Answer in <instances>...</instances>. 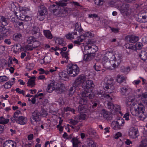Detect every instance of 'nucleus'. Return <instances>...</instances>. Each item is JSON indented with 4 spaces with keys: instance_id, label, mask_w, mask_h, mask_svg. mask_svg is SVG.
Listing matches in <instances>:
<instances>
[{
    "instance_id": "obj_59",
    "label": "nucleus",
    "mask_w": 147,
    "mask_h": 147,
    "mask_svg": "<svg viewBox=\"0 0 147 147\" xmlns=\"http://www.w3.org/2000/svg\"><path fill=\"white\" fill-rule=\"evenodd\" d=\"M93 141L91 139L88 138L87 141L86 142V144L88 147L93 143Z\"/></svg>"
},
{
    "instance_id": "obj_58",
    "label": "nucleus",
    "mask_w": 147,
    "mask_h": 147,
    "mask_svg": "<svg viewBox=\"0 0 147 147\" xmlns=\"http://www.w3.org/2000/svg\"><path fill=\"white\" fill-rule=\"evenodd\" d=\"M78 40H75L74 41V43L80 45V42H82L84 39L83 38H78Z\"/></svg>"
},
{
    "instance_id": "obj_50",
    "label": "nucleus",
    "mask_w": 147,
    "mask_h": 147,
    "mask_svg": "<svg viewBox=\"0 0 147 147\" xmlns=\"http://www.w3.org/2000/svg\"><path fill=\"white\" fill-rule=\"evenodd\" d=\"M105 0H95V4L97 5H103Z\"/></svg>"
},
{
    "instance_id": "obj_9",
    "label": "nucleus",
    "mask_w": 147,
    "mask_h": 147,
    "mask_svg": "<svg viewBox=\"0 0 147 147\" xmlns=\"http://www.w3.org/2000/svg\"><path fill=\"white\" fill-rule=\"evenodd\" d=\"M40 113L37 110L34 111L32 113V115L30 119L32 123L34 124V122H37L39 120Z\"/></svg>"
},
{
    "instance_id": "obj_14",
    "label": "nucleus",
    "mask_w": 147,
    "mask_h": 147,
    "mask_svg": "<svg viewBox=\"0 0 147 147\" xmlns=\"http://www.w3.org/2000/svg\"><path fill=\"white\" fill-rule=\"evenodd\" d=\"M84 59L86 61H89L92 60L93 58H94L95 55V53L92 52H88L86 54L84 55Z\"/></svg>"
},
{
    "instance_id": "obj_13",
    "label": "nucleus",
    "mask_w": 147,
    "mask_h": 147,
    "mask_svg": "<svg viewBox=\"0 0 147 147\" xmlns=\"http://www.w3.org/2000/svg\"><path fill=\"white\" fill-rule=\"evenodd\" d=\"M125 38L127 41L131 43H135L139 39V38L138 36L134 35L126 36Z\"/></svg>"
},
{
    "instance_id": "obj_31",
    "label": "nucleus",
    "mask_w": 147,
    "mask_h": 147,
    "mask_svg": "<svg viewBox=\"0 0 147 147\" xmlns=\"http://www.w3.org/2000/svg\"><path fill=\"white\" fill-rule=\"evenodd\" d=\"M101 113L102 115L104 118L107 119L109 116L110 115L108 111L105 109H103L101 111Z\"/></svg>"
},
{
    "instance_id": "obj_62",
    "label": "nucleus",
    "mask_w": 147,
    "mask_h": 147,
    "mask_svg": "<svg viewBox=\"0 0 147 147\" xmlns=\"http://www.w3.org/2000/svg\"><path fill=\"white\" fill-rule=\"evenodd\" d=\"M34 67V66L33 64L30 63L27 66L26 68L28 69V71H30L33 69Z\"/></svg>"
},
{
    "instance_id": "obj_33",
    "label": "nucleus",
    "mask_w": 147,
    "mask_h": 147,
    "mask_svg": "<svg viewBox=\"0 0 147 147\" xmlns=\"http://www.w3.org/2000/svg\"><path fill=\"white\" fill-rule=\"evenodd\" d=\"M136 19L138 22L141 23H145L147 22V14L142 16V19L139 18H136Z\"/></svg>"
},
{
    "instance_id": "obj_47",
    "label": "nucleus",
    "mask_w": 147,
    "mask_h": 147,
    "mask_svg": "<svg viewBox=\"0 0 147 147\" xmlns=\"http://www.w3.org/2000/svg\"><path fill=\"white\" fill-rule=\"evenodd\" d=\"M59 76L63 78H68V75L66 71H63L59 73Z\"/></svg>"
},
{
    "instance_id": "obj_45",
    "label": "nucleus",
    "mask_w": 147,
    "mask_h": 147,
    "mask_svg": "<svg viewBox=\"0 0 147 147\" xmlns=\"http://www.w3.org/2000/svg\"><path fill=\"white\" fill-rule=\"evenodd\" d=\"M88 133L91 136L93 137L92 136H95L96 132L92 129L89 128L88 130Z\"/></svg>"
},
{
    "instance_id": "obj_30",
    "label": "nucleus",
    "mask_w": 147,
    "mask_h": 147,
    "mask_svg": "<svg viewBox=\"0 0 147 147\" xmlns=\"http://www.w3.org/2000/svg\"><path fill=\"white\" fill-rule=\"evenodd\" d=\"M98 49V47L94 45H92V46H86L84 47L85 50H89V49H91V50H94L92 52L94 53H95L97 51Z\"/></svg>"
},
{
    "instance_id": "obj_37",
    "label": "nucleus",
    "mask_w": 147,
    "mask_h": 147,
    "mask_svg": "<svg viewBox=\"0 0 147 147\" xmlns=\"http://www.w3.org/2000/svg\"><path fill=\"white\" fill-rule=\"evenodd\" d=\"M68 51H68L65 52H63L62 51H61L60 52V53L63 57H64L66 59V60L65 61V63H67L68 61V60L69 59V57L68 56L69 55L68 53Z\"/></svg>"
},
{
    "instance_id": "obj_56",
    "label": "nucleus",
    "mask_w": 147,
    "mask_h": 147,
    "mask_svg": "<svg viewBox=\"0 0 147 147\" xmlns=\"http://www.w3.org/2000/svg\"><path fill=\"white\" fill-rule=\"evenodd\" d=\"M8 143V145H9L10 147H16V146L14 145V143L13 141L11 140H8L7 141Z\"/></svg>"
},
{
    "instance_id": "obj_48",
    "label": "nucleus",
    "mask_w": 147,
    "mask_h": 147,
    "mask_svg": "<svg viewBox=\"0 0 147 147\" xmlns=\"http://www.w3.org/2000/svg\"><path fill=\"white\" fill-rule=\"evenodd\" d=\"M12 84H11V82L10 81H9L6 82L3 86H4V88L5 89H8L10 88Z\"/></svg>"
},
{
    "instance_id": "obj_40",
    "label": "nucleus",
    "mask_w": 147,
    "mask_h": 147,
    "mask_svg": "<svg viewBox=\"0 0 147 147\" xmlns=\"http://www.w3.org/2000/svg\"><path fill=\"white\" fill-rule=\"evenodd\" d=\"M74 35H77V33L76 32H74L71 33H69L66 35V37L67 39L74 38Z\"/></svg>"
},
{
    "instance_id": "obj_60",
    "label": "nucleus",
    "mask_w": 147,
    "mask_h": 147,
    "mask_svg": "<svg viewBox=\"0 0 147 147\" xmlns=\"http://www.w3.org/2000/svg\"><path fill=\"white\" fill-rule=\"evenodd\" d=\"M8 78L5 76H0V80H1V82L7 81L8 80Z\"/></svg>"
},
{
    "instance_id": "obj_63",
    "label": "nucleus",
    "mask_w": 147,
    "mask_h": 147,
    "mask_svg": "<svg viewBox=\"0 0 147 147\" xmlns=\"http://www.w3.org/2000/svg\"><path fill=\"white\" fill-rule=\"evenodd\" d=\"M120 109L121 108L120 106L117 105H114V108L113 109V110L117 112H119Z\"/></svg>"
},
{
    "instance_id": "obj_34",
    "label": "nucleus",
    "mask_w": 147,
    "mask_h": 147,
    "mask_svg": "<svg viewBox=\"0 0 147 147\" xmlns=\"http://www.w3.org/2000/svg\"><path fill=\"white\" fill-rule=\"evenodd\" d=\"M76 88H74L73 86V84H72V86L70 87L69 90L67 92V95L69 96H72L74 92L75 91L76 89Z\"/></svg>"
},
{
    "instance_id": "obj_19",
    "label": "nucleus",
    "mask_w": 147,
    "mask_h": 147,
    "mask_svg": "<svg viewBox=\"0 0 147 147\" xmlns=\"http://www.w3.org/2000/svg\"><path fill=\"white\" fill-rule=\"evenodd\" d=\"M55 82L51 81L48 85L47 88V92L49 93L52 92L53 90H55Z\"/></svg>"
},
{
    "instance_id": "obj_22",
    "label": "nucleus",
    "mask_w": 147,
    "mask_h": 147,
    "mask_svg": "<svg viewBox=\"0 0 147 147\" xmlns=\"http://www.w3.org/2000/svg\"><path fill=\"white\" fill-rule=\"evenodd\" d=\"M67 0H63L62 1H59L57 2H56V3L57 4L56 5L58 6V7H54V11L56 9H57L58 8H60V6L61 7H64L66 5L67 3H65L67 2Z\"/></svg>"
},
{
    "instance_id": "obj_44",
    "label": "nucleus",
    "mask_w": 147,
    "mask_h": 147,
    "mask_svg": "<svg viewBox=\"0 0 147 147\" xmlns=\"http://www.w3.org/2000/svg\"><path fill=\"white\" fill-rule=\"evenodd\" d=\"M22 36V34L20 33H17L13 35V39L14 40H18L20 39Z\"/></svg>"
},
{
    "instance_id": "obj_57",
    "label": "nucleus",
    "mask_w": 147,
    "mask_h": 147,
    "mask_svg": "<svg viewBox=\"0 0 147 147\" xmlns=\"http://www.w3.org/2000/svg\"><path fill=\"white\" fill-rule=\"evenodd\" d=\"M108 108V109H111L112 110L114 108V105L112 102H109L107 104Z\"/></svg>"
},
{
    "instance_id": "obj_7",
    "label": "nucleus",
    "mask_w": 147,
    "mask_h": 147,
    "mask_svg": "<svg viewBox=\"0 0 147 147\" xmlns=\"http://www.w3.org/2000/svg\"><path fill=\"white\" fill-rule=\"evenodd\" d=\"M85 82L82 86V88L84 90V91H92L91 89H93L94 87V85L93 81L91 80H86Z\"/></svg>"
},
{
    "instance_id": "obj_52",
    "label": "nucleus",
    "mask_w": 147,
    "mask_h": 147,
    "mask_svg": "<svg viewBox=\"0 0 147 147\" xmlns=\"http://www.w3.org/2000/svg\"><path fill=\"white\" fill-rule=\"evenodd\" d=\"M106 63L104 62V64H103L104 67L107 69H110L111 64L110 61H106Z\"/></svg>"
},
{
    "instance_id": "obj_64",
    "label": "nucleus",
    "mask_w": 147,
    "mask_h": 147,
    "mask_svg": "<svg viewBox=\"0 0 147 147\" xmlns=\"http://www.w3.org/2000/svg\"><path fill=\"white\" fill-rule=\"evenodd\" d=\"M147 98V94L145 92L143 93L141 97V99L142 101L144 100V99H146Z\"/></svg>"
},
{
    "instance_id": "obj_16",
    "label": "nucleus",
    "mask_w": 147,
    "mask_h": 147,
    "mask_svg": "<svg viewBox=\"0 0 147 147\" xmlns=\"http://www.w3.org/2000/svg\"><path fill=\"white\" fill-rule=\"evenodd\" d=\"M74 26L75 27V30H76L78 31L80 34L83 31V30L82 28L81 23L80 22H78L74 23Z\"/></svg>"
},
{
    "instance_id": "obj_55",
    "label": "nucleus",
    "mask_w": 147,
    "mask_h": 147,
    "mask_svg": "<svg viewBox=\"0 0 147 147\" xmlns=\"http://www.w3.org/2000/svg\"><path fill=\"white\" fill-rule=\"evenodd\" d=\"M25 49L27 50L28 51H32L33 49H34L32 45H27L25 46Z\"/></svg>"
},
{
    "instance_id": "obj_26",
    "label": "nucleus",
    "mask_w": 147,
    "mask_h": 147,
    "mask_svg": "<svg viewBox=\"0 0 147 147\" xmlns=\"http://www.w3.org/2000/svg\"><path fill=\"white\" fill-rule=\"evenodd\" d=\"M19 19L22 21H28L30 19V17L29 16L23 13H21L19 16Z\"/></svg>"
},
{
    "instance_id": "obj_11",
    "label": "nucleus",
    "mask_w": 147,
    "mask_h": 147,
    "mask_svg": "<svg viewBox=\"0 0 147 147\" xmlns=\"http://www.w3.org/2000/svg\"><path fill=\"white\" fill-rule=\"evenodd\" d=\"M127 100L126 104L129 107H130L137 105V102L136 101L135 97L134 96H129Z\"/></svg>"
},
{
    "instance_id": "obj_42",
    "label": "nucleus",
    "mask_w": 147,
    "mask_h": 147,
    "mask_svg": "<svg viewBox=\"0 0 147 147\" xmlns=\"http://www.w3.org/2000/svg\"><path fill=\"white\" fill-rule=\"evenodd\" d=\"M40 31V29L38 27L34 26L31 32L33 35H34L39 33Z\"/></svg>"
},
{
    "instance_id": "obj_23",
    "label": "nucleus",
    "mask_w": 147,
    "mask_h": 147,
    "mask_svg": "<svg viewBox=\"0 0 147 147\" xmlns=\"http://www.w3.org/2000/svg\"><path fill=\"white\" fill-rule=\"evenodd\" d=\"M91 103L90 107L93 109L96 108L100 104L99 100L98 99H94L91 100Z\"/></svg>"
},
{
    "instance_id": "obj_27",
    "label": "nucleus",
    "mask_w": 147,
    "mask_h": 147,
    "mask_svg": "<svg viewBox=\"0 0 147 147\" xmlns=\"http://www.w3.org/2000/svg\"><path fill=\"white\" fill-rule=\"evenodd\" d=\"M139 56L141 59L145 61L147 59V53L145 51H141L139 54Z\"/></svg>"
},
{
    "instance_id": "obj_51",
    "label": "nucleus",
    "mask_w": 147,
    "mask_h": 147,
    "mask_svg": "<svg viewBox=\"0 0 147 147\" xmlns=\"http://www.w3.org/2000/svg\"><path fill=\"white\" fill-rule=\"evenodd\" d=\"M55 10L53 11L52 12L54 14L55 16L60 15L61 11V7H60V8H58Z\"/></svg>"
},
{
    "instance_id": "obj_36",
    "label": "nucleus",
    "mask_w": 147,
    "mask_h": 147,
    "mask_svg": "<svg viewBox=\"0 0 147 147\" xmlns=\"http://www.w3.org/2000/svg\"><path fill=\"white\" fill-rule=\"evenodd\" d=\"M117 80L118 83L121 84L125 81V79L124 76L118 75L117 76Z\"/></svg>"
},
{
    "instance_id": "obj_4",
    "label": "nucleus",
    "mask_w": 147,
    "mask_h": 147,
    "mask_svg": "<svg viewBox=\"0 0 147 147\" xmlns=\"http://www.w3.org/2000/svg\"><path fill=\"white\" fill-rule=\"evenodd\" d=\"M67 73L70 76L75 77L77 76L80 72V69L75 64H70L67 66Z\"/></svg>"
},
{
    "instance_id": "obj_8",
    "label": "nucleus",
    "mask_w": 147,
    "mask_h": 147,
    "mask_svg": "<svg viewBox=\"0 0 147 147\" xmlns=\"http://www.w3.org/2000/svg\"><path fill=\"white\" fill-rule=\"evenodd\" d=\"M27 42L29 44H32L33 47L35 49L39 46L40 44V42L37 40V39L34 38V36H30L27 39Z\"/></svg>"
},
{
    "instance_id": "obj_12",
    "label": "nucleus",
    "mask_w": 147,
    "mask_h": 147,
    "mask_svg": "<svg viewBox=\"0 0 147 147\" xmlns=\"http://www.w3.org/2000/svg\"><path fill=\"white\" fill-rule=\"evenodd\" d=\"M129 5L127 3H123L120 4L118 7L121 13H124L127 12L128 10Z\"/></svg>"
},
{
    "instance_id": "obj_1",
    "label": "nucleus",
    "mask_w": 147,
    "mask_h": 147,
    "mask_svg": "<svg viewBox=\"0 0 147 147\" xmlns=\"http://www.w3.org/2000/svg\"><path fill=\"white\" fill-rule=\"evenodd\" d=\"M131 112L133 115L137 116L141 120H143L147 117V112L145 107L141 103H138L137 107L134 110H131Z\"/></svg>"
},
{
    "instance_id": "obj_20",
    "label": "nucleus",
    "mask_w": 147,
    "mask_h": 147,
    "mask_svg": "<svg viewBox=\"0 0 147 147\" xmlns=\"http://www.w3.org/2000/svg\"><path fill=\"white\" fill-rule=\"evenodd\" d=\"M125 46L127 52L129 51V53L132 52L133 51H135L134 45L133 44H130L129 43H126Z\"/></svg>"
},
{
    "instance_id": "obj_17",
    "label": "nucleus",
    "mask_w": 147,
    "mask_h": 147,
    "mask_svg": "<svg viewBox=\"0 0 147 147\" xmlns=\"http://www.w3.org/2000/svg\"><path fill=\"white\" fill-rule=\"evenodd\" d=\"M27 121V119L26 117L21 116H19L18 118L17 123L21 125H24L26 123Z\"/></svg>"
},
{
    "instance_id": "obj_61",
    "label": "nucleus",
    "mask_w": 147,
    "mask_h": 147,
    "mask_svg": "<svg viewBox=\"0 0 147 147\" xmlns=\"http://www.w3.org/2000/svg\"><path fill=\"white\" fill-rule=\"evenodd\" d=\"M58 7V6L55 5L53 4L52 5H50L49 8V10L51 12H52L53 11H54V8L55 7Z\"/></svg>"
},
{
    "instance_id": "obj_15",
    "label": "nucleus",
    "mask_w": 147,
    "mask_h": 147,
    "mask_svg": "<svg viewBox=\"0 0 147 147\" xmlns=\"http://www.w3.org/2000/svg\"><path fill=\"white\" fill-rule=\"evenodd\" d=\"M65 88L64 84L61 83L56 87L55 90L58 94H61L65 90Z\"/></svg>"
},
{
    "instance_id": "obj_28",
    "label": "nucleus",
    "mask_w": 147,
    "mask_h": 147,
    "mask_svg": "<svg viewBox=\"0 0 147 147\" xmlns=\"http://www.w3.org/2000/svg\"><path fill=\"white\" fill-rule=\"evenodd\" d=\"M43 33L45 36L48 39H51L53 38V36L51 31L49 30H44Z\"/></svg>"
},
{
    "instance_id": "obj_29",
    "label": "nucleus",
    "mask_w": 147,
    "mask_h": 147,
    "mask_svg": "<svg viewBox=\"0 0 147 147\" xmlns=\"http://www.w3.org/2000/svg\"><path fill=\"white\" fill-rule=\"evenodd\" d=\"M35 79L36 78L34 76L31 77L28 80V81L27 83V86H31V87H33L35 84Z\"/></svg>"
},
{
    "instance_id": "obj_2",
    "label": "nucleus",
    "mask_w": 147,
    "mask_h": 147,
    "mask_svg": "<svg viewBox=\"0 0 147 147\" xmlns=\"http://www.w3.org/2000/svg\"><path fill=\"white\" fill-rule=\"evenodd\" d=\"M82 98L79 101V103L82 105H86L89 99L93 98L94 96V93L91 90L84 91L82 94Z\"/></svg>"
},
{
    "instance_id": "obj_53",
    "label": "nucleus",
    "mask_w": 147,
    "mask_h": 147,
    "mask_svg": "<svg viewBox=\"0 0 147 147\" xmlns=\"http://www.w3.org/2000/svg\"><path fill=\"white\" fill-rule=\"evenodd\" d=\"M64 110L65 112L70 111L72 112L74 114H75L74 112L75 111L74 109H72L69 107H67L64 108Z\"/></svg>"
},
{
    "instance_id": "obj_49",
    "label": "nucleus",
    "mask_w": 147,
    "mask_h": 147,
    "mask_svg": "<svg viewBox=\"0 0 147 147\" xmlns=\"http://www.w3.org/2000/svg\"><path fill=\"white\" fill-rule=\"evenodd\" d=\"M55 42L56 43H57L62 46H64L65 45V43H63V38H58L56 39Z\"/></svg>"
},
{
    "instance_id": "obj_24",
    "label": "nucleus",
    "mask_w": 147,
    "mask_h": 147,
    "mask_svg": "<svg viewBox=\"0 0 147 147\" xmlns=\"http://www.w3.org/2000/svg\"><path fill=\"white\" fill-rule=\"evenodd\" d=\"M39 14L46 15L47 14V9L44 5L40 6V9L38 10Z\"/></svg>"
},
{
    "instance_id": "obj_3",
    "label": "nucleus",
    "mask_w": 147,
    "mask_h": 147,
    "mask_svg": "<svg viewBox=\"0 0 147 147\" xmlns=\"http://www.w3.org/2000/svg\"><path fill=\"white\" fill-rule=\"evenodd\" d=\"M114 79L112 78L109 79L107 78L105 79V83L103 85V88L108 93H111L114 92L115 87L113 85Z\"/></svg>"
},
{
    "instance_id": "obj_21",
    "label": "nucleus",
    "mask_w": 147,
    "mask_h": 147,
    "mask_svg": "<svg viewBox=\"0 0 147 147\" xmlns=\"http://www.w3.org/2000/svg\"><path fill=\"white\" fill-rule=\"evenodd\" d=\"M11 26L10 25L7 27H5L3 26H2L1 25H0V33L3 32V33L6 34L11 30Z\"/></svg>"
},
{
    "instance_id": "obj_10",
    "label": "nucleus",
    "mask_w": 147,
    "mask_h": 147,
    "mask_svg": "<svg viewBox=\"0 0 147 147\" xmlns=\"http://www.w3.org/2000/svg\"><path fill=\"white\" fill-rule=\"evenodd\" d=\"M138 133V130L137 128L131 127L129 129L128 133L129 136L130 138L134 139L139 135Z\"/></svg>"
},
{
    "instance_id": "obj_6",
    "label": "nucleus",
    "mask_w": 147,
    "mask_h": 147,
    "mask_svg": "<svg viewBox=\"0 0 147 147\" xmlns=\"http://www.w3.org/2000/svg\"><path fill=\"white\" fill-rule=\"evenodd\" d=\"M86 79V77L85 75L82 74L79 75L73 83V86L74 88L79 87L81 84L82 85L84 83Z\"/></svg>"
},
{
    "instance_id": "obj_32",
    "label": "nucleus",
    "mask_w": 147,
    "mask_h": 147,
    "mask_svg": "<svg viewBox=\"0 0 147 147\" xmlns=\"http://www.w3.org/2000/svg\"><path fill=\"white\" fill-rule=\"evenodd\" d=\"M111 126L113 129L115 130L119 129L121 128L120 126H119L116 121H113L111 124Z\"/></svg>"
},
{
    "instance_id": "obj_5",
    "label": "nucleus",
    "mask_w": 147,
    "mask_h": 147,
    "mask_svg": "<svg viewBox=\"0 0 147 147\" xmlns=\"http://www.w3.org/2000/svg\"><path fill=\"white\" fill-rule=\"evenodd\" d=\"M108 56L112 61L114 60L115 63L113 64V67L114 69L117 68L121 62L122 56L118 54L113 55L111 53L109 52Z\"/></svg>"
},
{
    "instance_id": "obj_38",
    "label": "nucleus",
    "mask_w": 147,
    "mask_h": 147,
    "mask_svg": "<svg viewBox=\"0 0 147 147\" xmlns=\"http://www.w3.org/2000/svg\"><path fill=\"white\" fill-rule=\"evenodd\" d=\"M71 142L73 143V147H78V144L80 142L78 140L75 138H73L71 140Z\"/></svg>"
},
{
    "instance_id": "obj_46",
    "label": "nucleus",
    "mask_w": 147,
    "mask_h": 147,
    "mask_svg": "<svg viewBox=\"0 0 147 147\" xmlns=\"http://www.w3.org/2000/svg\"><path fill=\"white\" fill-rule=\"evenodd\" d=\"M143 45L142 44L141 42H137L135 45H134L135 48H136L135 49V51H136L137 49H141Z\"/></svg>"
},
{
    "instance_id": "obj_54",
    "label": "nucleus",
    "mask_w": 147,
    "mask_h": 147,
    "mask_svg": "<svg viewBox=\"0 0 147 147\" xmlns=\"http://www.w3.org/2000/svg\"><path fill=\"white\" fill-rule=\"evenodd\" d=\"M117 1L116 0L109 1L108 2V4L111 7L115 5V4H116Z\"/></svg>"
},
{
    "instance_id": "obj_41",
    "label": "nucleus",
    "mask_w": 147,
    "mask_h": 147,
    "mask_svg": "<svg viewBox=\"0 0 147 147\" xmlns=\"http://www.w3.org/2000/svg\"><path fill=\"white\" fill-rule=\"evenodd\" d=\"M20 10L22 12V13L26 14V13H27L29 11L30 9L24 7H20Z\"/></svg>"
},
{
    "instance_id": "obj_18",
    "label": "nucleus",
    "mask_w": 147,
    "mask_h": 147,
    "mask_svg": "<svg viewBox=\"0 0 147 147\" xmlns=\"http://www.w3.org/2000/svg\"><path fill=\"white\" fill-rule=\"evenodd\" d=\"M0 22L3 26H5L8 25L9 21L7 18L3 16H0Z\"/></svg>"
},
{
    "instance_id": "obj_25",
    "label": "nucleus",
    "mask_w": 147,
    "mask_h": 147,
    "mask_svg": "<svg viewBox=\"0 0 147 147\" xmlns=\"http://www.w3.org/2000/svg\"><path fill=\"white\" fill-rule=\"evenodd\" d=\"M120 92L123 95L127 94L129 92V88L127 86H123L120 88Z\"/></svg>"
},
{
    "instance_id": "obj_43",
    "label": "nucleus",
    "mask_w": 147,
    "mask_h": 147,
    "mask_svg": "<svg viewBox=\"0 0 147 147\" xmlns=\"http://www.w3.org/2000/svg\"><path fill=\"white\" fill-rule=\"evenodd\" d=\"M116 121L118 125L120 126L121 127L123 126L125 123L124 120L121 117L120 118Z\"/></svg>"
},
{
    "instance_id": "obj_35",
    "label": "nucleus",
    "mask_w": 147,
    "mask_h": 147,
    "mask_svg": "<svg viewBox=\"0 0 147 147\" xmlns=\"http://www.w3.org/2000/svg\"><path fill=\"white\" fill-rule=\"evenodd\" d=\"M140 147H147V139L146 138L142 139L140 142Z\"/></svg>"
},
{
    "instance_id": "obj_39",
    "label": "nucleus",
    "mask_w": 147,
    "mask_h": 147,
    "mask_svg": "<svg viewBox=\"0 0 147 147\" xmlns=\"http://www.w3.org/2000/svg\"><path fill=\"white\" fill-rule=\"evenodd\" d=\"M86 117V114L81 113L80 115H78L76 117V118L80 121L85 120Z\"/></svg>"
}]
</instances>
